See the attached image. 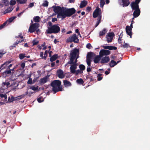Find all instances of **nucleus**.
Returning <instances> with one entry per match:
<instances>
[{
  "label": "nucleus",
  "mask_w": 150,
  "mask_h": 150,
  "mask_svg": "<svg viewBox=\"0 0 150 150\" xmlns=\"http://www.w3.org/2000/svg\"><path fill=\"white\" fill-rule=\"evenodd\" d=\"M61 84V82L59 80H54L51 82L50 86L52 87V90L54 93L62 91V87Z\"/></svg>",
  "instance_id": "f257e3e1"
},
{
  "label": "nucleus",
  "mask_w": 150,
  "mask_h": 150,
  "mask_svg": "<svg viewBox=\"0 0 150 150\" xmlns=\"http://www.w3.org/2000/svg\"><path fill=\"white\" fill-rule=\"evenodd\" d=\"M93 16L94 18L98 17L97 19V21L95 25V27H96L100 23L102 18L101 10L98 7H97L93 12Z\"/></svg>",
  "instance_id": "f03ea898"
},
{
  "label": "nucleus",
  "mask_w": 150,
  "mask_h": 150,
  "mask_svg": "<svg viewBox=\"0 0 150 150\" xmlns=\"http://www.w3.org/2000/svg\"><path fill=\"white\" fill-rule=\"evenodd\" d=\"M76 11V10L74 8L64 9V11L62 14V18L64 19L66 17H70L74 14Z\"/></svg>",
  "instance_id": "7ed1b4c3"
},
{
  "label": "nucleus",
  "mask_w": 150,
  "mask_h": 150,
  "mask_svg": "<svg viewBox=\"0 0 150 150\" xmlns=\"http://www.w3.org/2000/svg\"><path fill=\"white\" fill-rule=\"evenodd\" d=\"M60 31V28L58 24H54L51 27H48V29L46 30V32L47 34H55L58 33Z\"/></svg>",
  "instance_id": "20e7f679"
},
{
  "label": "nucleus",
  "mask_w": 150,
  "mask_h": 150,
  "mask_svg": "<svg viewBox=\"0 0 150 150\" xmlns=\"http://www.w3.org/2000/svg\"><path fill=\"white\" fill-rule=\"evenodd\" d=\"M64 7H61L59 6H53V11L55 13H58L57 16V18H59V16H62V14L63 13V11H64Z\"/></svg>",
  "instance_id": "39448f33"
},
{
  "label": "nucleus",
  "mask_w": 150,
  "mask_h": 150,
  "mask_svg": "<svg viewBox=\"0 0 150 150\" xmlns=\"http://www.w3.org/2000/svg\"><path fill=\"white\" fill-rule=\"evenodd\" d=\"M79 41L78 37L76 34L72 35L68 38L66 40V42L67 43L72 42H73L74 43H78Z\"/></svg>",
  "instance_id": "423d86ee"
},
{
  "label": "nucleus",
  "mask_w": 150,
  "mask_h": 150,
  "mask_svg": "<svg viewBox=\"0 0 150 150\" xmlns=\"http://www.w3.org/2000/svg\"><path fill=\"white\" fill-rule=\"evenodd\" d=\"M95 54L92 52H90L87 53L86 56V63L88 66H90L92 59L95 56Z\"/></svg>",
  "instance_id": "0eeeda50"
},
{
  "label": "nucleus",
  "mask_w": 150,
  "mask_h": 150,
  "mask_svg": "<svg viewBox=\"0 0 150 150\" xmlns=\"http://www.w3.org/2000/svg\"><path fill=\"white\" fill-rule=\"evenodd\" d=\"M39 27V24L37 23L33 24L30 25L29 28V31L31 33H32L36 31Z\"/></svg>",
  "instance_id": "6e6552de"
},
{
  "label": "nucleus",
  "mask_w": 150,
  "mask_h": 150,
  "mask_svg": "<svg viewBox=\"0 0 150 150\" xmlns=\"http://www.w3.org/2000/svg\"><path fill=\"white\" fill-rule=\"evenodd\" d=\"M10 63V61H8L1 64L0 67V72L4 68H7V69H11L10 67L12 66V64H11L9 65H8Z\"/></svg>",
  "instance_id": "1a4fd4ad"
},
{
  "label": "nucleus",
  "mask_w": 150,
  "mask_h": 150,
  "mask_svg": "<svg viewBox=\"0 0 150 150\" xmlns=\"http://www.w3.org/2000/svg\"><path fill=\"white\" fill-rule=\"evenodd\" d=\"M115 35L113 32L110 33L106 35L107 41L108 42H111L112 40L113 37Z\"/></svg>",
  "instance_id": "9d476101"
},
{
  "label": "nucleus",
  "mask_w": 150,
  "mask_h": 150,
  "mask_svg": "<svg viewBox=\"0 0 150 150\" xmlns=\"http://www.w3.org/2000/svg\"><path fill=\"white\" fill-rule=\"evenodd\" d=\"M110 51L108 50L102 49L99 52V54L101 57H103V55H107L110 54Z\"/></svg>",
  "instance_id": "9b49d317"
},
{
  "label": "nucleus",
  "mask_w": 150,
  "mask_h": 150,
  "mask_svg": "<svg viewBox=\"0 0 150 150\" xmlns=\"http://www.w3.org/2000/svg\"><path fill=\"white\" fill-rule=\"evenodd\" d=\"M79 52V49L75 48L71 51L70 54V56H72L76 58L77 53H78Z\"/></svg>",
  "instance_id": "f8f14e48"
},
{
  "label": "nucleus",
  "mask_w": 150,
  "mask_h": 150,
  "mask_svg": "<svg viewBox=\"0 0 150 150\" xmlns=\"http://www.w3.org/2000/svg\"><path fill=\"white\" fill-rule=\"evenodd\" d=\"M57 74L58 77L59 78L62 79L64 77L63 71L61 69H59L57 70Z\"/></svg>",
  "instance_id": "ddd939ff"
},
{
  "label": "nucleus",
  "mask_w": 150,
  "mask_h": 150,
  "mask_svg": "<svg viewBox=\"0 0 150 150\" xmlns=\"http://www.w3.org/2000/svg\"><path fill=\"white\" fill-rule=\"evenodd\" d=\"M77 68V65L76 64H72L70 68V72L72 74H75L76 72V69Z\"/></svg>",
  "instance_id": "4468645a"
},
{
  "label": "nucleus",
  "mask_w": 150,
  "mask_h": 150,
  "mask_svg": "<svg viewBox=\"0 0 150 150\" xmlns=\"http://www.w3.org/2000/svg\"><path fill=\"white\" fill-rule=\"evenodd\" d=\"M131 7L133 10L139 9V6L138 4L135 3L133 1L130 4Z\"/></svg>",
  "instance_id": "2eb2a0df"
},
{
  "label": "nucleus",
  "mask_w": 150,
  "mask_h": 150,
  "mask_svg": "<svg viewBox=\"0 0 150 150\" xmlns=\"http://www.w3.org/2000/svg\"><path fill=\"white\" fill-rule=\"evenodd\" d=\"M110 60V59L108 56H105L103 58L100 62L101 64H104L107 63Z\"/></svg>",
  "instance_id": "dca6fc26"
},
{
  "label": "nucleus",
  "mask_w": 150,
  "mask_h": 150,
  "mask_svg": "<svg viewBox=\"0 0 150 150\" xmlns=\"http://www.w3.org/2000/svg\"><path fill=\"white\" fill-rule=\"evenodd\" d=\"M48 79L47 76H46L44 77L41 79L39 80V83L42 85L46 83L47 81V79Z\"/></svg>",
  "instance_id": "f3484780"
},
{
  "label": "nucleus",
  "mask_w": 150,
  "mask_h": 150,
  "mask_svg": "<svg viewBox=\"0 0 150 150\" xmlns=\"http://www.w3.org/2000/svg\"><path fill=\"white\" fill-rule=\"evenodd\" d=\"M133 14L134 18H137L138 17L140 14V11L139 9L134 10Z\"/></svg>",
  "instance_id": "a211bd4d"
},
{
  "label": "nucleus",
  "mask_w": 150,
  "mask_h": 150,
  "mask_svg": "<svg viewBox=\"0 0 150 150\" xmlns=\"http://www.w3.org/2000/svg\"><path fill=\"white\" fill-rule=\"evenodd\" d=\"M100 55H97L96 57H94L93 62L95 64H97L99 63L100 60L101 59V57Z\"/></svg>",
  "instance_id": "6ab92c4d"
},
{
  "label": "nucleus",
  "mask_w": 150,
  "mask_h": 150,
  "mask_svg": "<svg viewBox=\"0 0 150 150\" xmlns=\"http://www.w3.org/2000/svg\"><path fill=\"white\" fill-rule=\"evenodd\" d=\"M58 58V55L57 54H55L51 56L50 58V61L51 62H53L55 61Z\"/></svg>",
  "instance_id": "aec40b11"
},
{
  "label": "nucleus",
  "mask_w": 150,
  "mask_h": 150,
  "mask_svg": "<svg viewBox=\"0 0 150 150\" xmlns=\"http://www.w3.org/2000/svg\"><path fill=\"white\" fill-rule=\"evenodd\" d=\"M75 58H76L74 57L70 56V61L68 62L67 63V64H76V61L75 62H74V61Z\"/></svg>",
  "instance_id": "412c9836"
},
{
  "label": "nucleus",
  "mask_w": 150,
  "mask_h": 150,
  "mask_svg": "<svg viewBox=\"0 0 150 150\" xmlns=\"http://www.w3.org/2000/svg\"><path fill=\"white\" fill-rule=\"evenodd\" d=\"M6 69L2 73L3 75H5L6 76L7 75L11 74V69H7V68H4V69Z\"/></svg>",
  "instance_id": "4be33fe9"
},
{
  "label": "nucleus",
  "mask_w": 150,
  "mask_h": 150,
  "mask_svg": "<svg viewBox=\"0 0 150 150\" xmlns=\"http://www.w3.org/2000/svg\"><path fill=\"white\" fill-rule=\"evenodd\" d=\"M65 87L70 86L71 85V83L67 80H64L63 81Z\"/></svg>",
  "instance_id": "5701e85b"
},
{
  "label": "nucleus",
  "mask_w": 150,
  "mask_h": 150,
  "mask_svg": "<svg viewBox=\"0 0 150 150\" xmlns=\"http://www.w3.org/2000/svg\"><path fill=\"white\" fill-rule=\"evenodd\" d=\"M87 1L85 0H83V1H82L80 4V5L79 6L81 8H82L85 7L87 4Z\"/></svg>",
  "instance_id": "b1692460"
},
{
  "label": "nucleus",
  "mask_w": 150,
  "mask_h": 150,
  "mask_svg": "<svg viewBox=\"0 0 150 150\" xmlns=\"http://www.w3.org/2000/svg\"><path fill=\"white\" fill-rule=\"evenodd\" d=\"M123 4V6H128L130 4L129 0H122Z\"/></svg>",
  "instance_id": "393cba45"
},
{
  "label": "nucleus",
  "mask_w": 150,
  "mask_h": 150,
  "mask_svg": "<svg viewBox=\"0 0 150 150\" xmlns=\"http://www.w3.org/2000/svg\"><path fill=\"white\" fill-rule=\"evenodd\" d=\"M132 29H131L129 26L127 25L126 27V31L127 34L132 33Z\"/></svg>",
  "instance_id": "a878e982"
},
{
  "label": "nucleus",
  "mask_w": 150,
  "mask_h": 150,
  "mask_svg": "<svg viewBox=\"0 0 150 150\" xmlns=\"http://www.w3.org/2000/svg\"><path fill=\"white\" fill-rule=\"evenodd\" d=\"M117 64V63H116V62L113 60H111L109 63V66L111 67H113Z\"/></svg>",
  "instance_id": "bb28decb"
},
{
  "label": "nucleus",
  "mask_w": 150,
  "mask_h": 150,
  "mask_svg": "<svg viewBox=\"0 0 150 150\" xmlns=\"http://www.w3.org/2000/svg\"><path fill=\"white\" fill-rule=\"evenodd\" d=\"M107 32V30L105 28H104L103 30L100 31L99 32V36L100 37L103 35H104Z\"/></svg>",
  "instance_id": "cd10ccee"
},
{
  "label": "nucleus",
  "mask_w": 150,
  "mask_h": 150,
  "mask_svg": "<svg viewBox=\"0 0 150 150\" xmlns=\"http://www.w3.org/2000/svg\"><path fill=\"white\" fill-rule=\"evenodd\" d=\"M121 47H122L123 48H127L129 47H130L129 45L127 43L125 42L124 41L123 43V44L122 45V44H121V45L120 46Z\"/></svg>",
  "instance_id": "c85d7f7f"
},
{
  "label": "nucleus",
  "mask_w": 150,
  "mask_h": 150,
  "mask_svg": "<svg viewBox=\"0 0 150 150\" xmlns=\"http://www.w3.org/2000/svg\"><path fill=\"white\" fill-rule=\"evenodd\" d=\"M76 82L79 84H83L84 83V81L82 79H77Z\"/></svg>",
  "instance_id": "c756f323"
},
{
  "label": "nucleus",
  "mask_w": 150,
  "mask_h": 150,
  "mask_svg": "<svg viewBox=\"0 0 150 150\" xmlns=\"http://www.w3.org/2000/svg\"><path fill=\"white\" fill-rule=\"evenodd\" d=\"M34 20L35 22H39L40 21V17L39 16H36L34 18Z\"/></svg>",
  "instance_id": "7c9ffc66"
},
{
  "label": "nucleus",
  "mask_w": 150,
  "mask_h": 150,
  "mask_svg": "<svg viewBox=\"0 0 150 150\" xmlns=\"http://www.w3.org/2000/svg\"><path fill=\"white\" fill-rule=\"evenodd\" d=\"M8 21L4 22L2 24L0 25V30L2 29L8 23Z\"/></svg>",
  "instance_id": "2f4dec72"
},
{
  "label": "nucleus",
  "mask_w": 150,
  "mask_h": 150,
  "mask_svg": "<svg viewBox=\"0 0 150 150\" xmlns=\"http://www.w3.org/2000/svg\"><path fill=\"white\" fill-rule=\"evenodd\" d=\"M25 55V54H20L19 55V57L20 59L21 60L23 59L26 56Z\"/></svg>",
  "instance_id": "473e14b6"
},
{
  "label": "nucleus",
  "mask_w": 150,
  "mask_h": 150,
  "mask_svg": "<svg viewBox=\"0 0 150 150\" xmlns=\"http://www.w3.org/2000/svg\"><path fill=\"white\" fill-rule=\"evenodd\" d=\"M79 67L80 70L81 71H83L85 69V66L82 64L79 65Z\"/></svg>",
  "instance_id": "72a5a7b5"
},
{
  "label": "nucleus",
  "mask_w": 150,
  "mask_h": 150,
  "mask_svg": "<svg viewBox=\"0 0 150 150\" xmlns=\"http://www.w3.org/2000/svg\"><path fill=\"white\" fill-rule=\"evenodd\" d=\"M15 100V98L13 96H12L11 97V98H10V97H9L8 99V102L11 103V102H13V101Z\"/></svg>",
  "instance_id": "f704fd0d"
},
{
  "label": "nucleus",
  "mask_w": 150,
  "mask_h": 150,
  "mask_svg": "<svg viewBox=\"0 0 150 150\" xmlns=\"http://www.w3.org/2000/svg\"><path fill=\"white\" fill-rule=\"evenodd\" d=\"M102 75V74H98L97 76V78L98 81H100L102 79L103 77H101Z\"/></svg>",
  "instance_id": "c9c22d12"
},
{
  "label": "nucleus",
  "mask_w": 150,
  "mask_h": 150,
  "mask_svg": "<svg viewBox=\"0 0 150 150\" xmlns=\"http://www.w3.org/2000/svg\"><path fill=\"white\" fill-rule=\"evenodd\" d=\"M6 51H4L2 50H0V59L1 58L3 55L6 53Z\"/></svg>",
  "instance_id": "e433bc0d"
},
{
  "label": "nucleus",
  "mask_w": 150,
  "mask_h": 150,
  "mask_svg": "<svg viewBox=\"0 0 150 150\" xmlns=\"http://www.w3.org/2000/svg\"><path fill=\"white\" fill-rule=\"evenodd\" d=\"M16 18V17H12L10 18L8 20V22L11 23Z\"/></svg>",
  "instance_id": "4c0bfd02"
},
{
  "label": "nucleus",
  "mask_w": 150,
  "mask_h": 150,
  "mask_svg": "<svg viewBox=\"0 0 150 150\" xmlns=\"http://www.w3.org/2000/svg\"><path fill=\"white\" fill-rule=\"evenodd\" d=\"M105 4V1H100V6L101 8H103Z\"/></svg>",
  "instance_id": "58836bf2"
},
{
  "label": "nucleus",
  "mask_w": 150,
  "mask_h": 150,
  "mask_svg": "<svg viewBox=\"0 0 150 150\" xmlns=\"http://www.w3.org/2000/svg\"><path fill=\"white\" fill-rule=\"evenodd\" d=\"M81 71V70H80L79 69H78V70H77L76 71V72L75 73V75H78L79 74H81V73H83V71Z\"/></svg>",
  "instance_id": "ea45409f"
},
{
  "label": "nucleus",
  "mask_w": 150,
  "mask_h": 150,
  "mask_svg": "<svg viewBox=\"0 0 150 150\" xmlns=\"http://www.w3.org/2000/svg\"><path fill=\"white\" fill-rule=\"evenodd\" d=\"M117 48L116 47L113 46H110V47L109 50H116L117 49Z\"/></svg>",
  "instance_id": "a19ab883"
},
{
  "label": "nucleus",
  "mask_w": 150,
  "mask_h": 150,
  "mask_svg": "<svg viewBox=\"0 0 150 150\" xmlns=\"http://www.w3.org/2000/svg\"><path fill=\"white\" fill-rule=\"evenodd\" d=\"M42 96H40L39 98H38L37 99V101L39 103H41L43 101V100L42 99V100L41 99H42Z\"/></svg>",
  "instance_id": "79ce46f5"
},
{
  "label": "nucleus",
  "mask_w": 150,
  "mask_h": 150,
  "mask_svg": "<svg viewBox=\"0 0 150 150\" xmlns=\"http://www.w3.org/2000/svg\"><path fill=\"white\" fill-rule=\"evenodd\" d=\"M48 5V2L47 1H45L44 3L42 4V5L45 7L47 6Z\"/></svg>",
  "instance_id": "37998d69"
},
{
  "label": "nucleus",
  "mask_w": 150,
  "mask_h": 150,
  "mask_svg": "<svg viewBox=\"0 0 150 150\" xmlns=\"http://www.w3.org/2000/svg\"><path fill=\"white\" fill-rule=\"evenodd\" d=\"M39 43V41H36L35 40H34L32 41V43L33 44V45H36L38 44Z\"/></svg>",
  "instance_id": "c03bdc74"
},
{
  "label": "nucleus",
  "mask_w": 150,
  "mask_h": 150,
  "mask_svg": "<svg viewBox=\"0 0 150 150\" xmlns=\"http://www.w3.org/2000/svg\"><path fill=\"white\" fill-rule=\"evenodd\" d=\"M2 84L3 86H6L7 87L9 86L10 85V83L9 82H4Z\"/></svg>",
  "instance_id": "a18cd8bd"
},
{
  "label": "nucleus",
  "mask_w": 150,
  "mask_h": 150,
  "mask_svg": "<svg viewBox=\"0 0 150 150\" xmlns=\"http://www.w3.org/2000/svg\"><path fill=\"white\" fill-rule=\"evenodd\" d=\"M48 52L47 50H45V53L44 54V56L43 58H44V59H46V57H47V54Z\"/></svg>",
  "instance_id": "49530a36"
},
{
  "label": "nucleus",
  "mask_w": 150,
  "mask_h": 150,
  "mask_svg": "<svg viewBox=\"0 0 150 150\" xmlns=\"http://www.w3.org/2000/svg\"><path fill=\"white\" fill-rule=\"evenodd\" d=\"M88 74L89 75L90 79V81H92L94 80V77L93 75L91 76L88 73Z\"/></svg>",
  "instance_id": "de8ad7c7"
},
{
  "label": "nucleus",
  "mask_w": 150,
  "mask_h": 150,
  "mask_svg": "<svg viewBox=\"0 0 150 150\" xmlns=\"http://www.w3.org/2000/svg\"><path fill=\"white\" fill-rule=\"evenodd\" d=\"M38 87H35L34 86H32L30 88L33 91H36L38 90Z\"/></svg>",
  "instance_id": "09e8293b"
},
{
  "label": "nucleus",
  "mask_w": 150,
  "mask_h": 150,
  "mask_svg": "<svg viewBox=\"0 0 150 150\" xmlns=\"http://www.w3.org/2000/svg\"><path fill=\"white\" fill-rule=\"evenodd\" d=\"M91 10V7L89 6L87 7L86 9V11L88 13Z\"/></svg>",
  "instance_id": "8fccbe9b"
},
{
  "label": "nucleus",
  "mask_w": 150,
  "mask_h": 150,
  "mask_svg": "<svg viewBox=\"0 0 150 150\" xmlns=\"http://www.w3.org/2000/svg\"><path fill=\"white\" fill-rule=\"evenodd\" d=\"M32 79L31 78H30L27 82V83L28 84H31L32 83Z\"/></svg>",
  "instance_id": "3c124183"
},
{
  "label": "nucleus",
  "mask_w": 150,
  "mask_h": 150,
  "mask_svg": "<svg viewBox=\"0 0 150 150\" xmlns=\"http://www.w3.org/2000/svg\"><path fill=\"white\" fill-rule=\"evenodd\" d=\"M86 47L89 49H90L92 47V46L90 43H88L86 45Z\"/></svg>",
  "instance_id": "603ef678"
},
{
  "label": "nucleus",
  "mask_w": 150,
  "mask_h": 150,
  "mask_svg": "<svg viewBox=\"0 0 150 150\" xmlns=\"http://www.w3.org/2000/svg\"><path fill=\"white\" fill-rule=\"evenodd\" d=\"M34 6V3L33 2L30 3L28 6V7L32 8Z\"/></svg>",
  "instance_id": "864d4df0"
},
{
  "label": "nucleus",
  "mask_w": 150,
  "mask_h": 150,
  "mask_svg": "<svg viewBox=\"0 0 150 150\" xmlns=\"http://www.w3.org/2000/svg\"><path fill=\"white\" fill-rule=\"evenodd\" d=\"M25 63L24 62H23L21 63V66L22 69H23L25 67Z\"/></svg>",
  "instance_id": "5fc2aeb1"
},
{
  "label": "nucleus",
  "mask_w": 150,
  "mask_h": 150,
  "mask_svg": "<svg viewBox=\"0 0 150 150\" xmlns=\"http://www.w3.org/2000/svg\"><path fill=\"white\" fill-rule=\"evenodd\" d=\"M16 3V2L15 1L11 0L10 1V4L12 5H14Z\"/></svg>",
  "instance_id": "6e6d98bb"
},
{
  "label": "nucleus",
  "mask_w": 150,
  "mask_h": 150,
  "mask_svg": "<svg viewBox=\"0 0 150 150\" xmlns=\"http://www.w3.org/2000/svg\"><path fill=\"white\" fill-rule=\"evenodd\" d=\"M27 2V0H21V1L19 3L20 4H23L26 3Z\"/></svg>",
  "instance_id": "4d7b16f0"
},
{
  "label": "nucleus",
  "mask_w": 150,
  "mask_h": 150,
  "mask_svg": "<svg viewBox=\"0 0 150 150\" xmlns=\"http://www.w3.org/2000/svg\"><path fill=\"white\" fill-rule=\"evenodd\" d=\"M103 47L105 49H108L109 50L110 46H103Z\"/></svg>",
  "instance_id": "13d9d810"
},
{
  "label": "nucleus",
  "mask_w": 150,
  "mask_h": 150,
  "mask_svg": "<svg viewBox=\"0 0 150 150\" xmlns=\"http://www.w3.org/2000/svg\"><path fill=\"white\" fill-rule=\"evenodd\" d=\"M141 0H135L134 1H133L135 3L139 4Z\"/></svg>",
  "instance_id": "bf43d9fd"
},
{
  "label": "nucleus",
  "mask_w": 150,
  "mask_h": 150,
  "mask_svg": "<svg viewBox=\"0 0 150 150\" xmlns=\"http://www.w3.org/2000/svg\"><path fill=\"white\" fill-rule=\"evenodd\" d=\"M52 21L53 22H54L55 21H57V19L55 18H53L52 19Z\"/></svg>",
  "instance_id": "052dcab7"
},
{
  "label": "nucleus",
  "mask_w": 150,
  "mask_h": 150,
  "mask_svg": "<svg viewBox=\"0 0 150 150\" xmlns=\"http://www.w3.org/2000/svg\"><path fill=\"white\" fill-rule=\"evenodd\" d=\"M121 40L120 39V36L119 37L118 39V42L119 44H122V42H121Z\"/></svg>",
  "instance_id": "680f3d73"
},
{
  "label": "nucleus",
  "mask_w": 150,
  "mask_h": 150,
  "mask_svg": "<svg viewBox=\"0 0 150 150\" xmlns=\"http://www.w3.org/2000/svg\"><path fill=\"white\" fill-rule=\"evenodd\" d=\"M6 94H0V97H1L2 98H4V97L5 96L6 97Z\"/></svg>",
  "instance_id": "e2e57ef3"
},
{
  "label": "nucleus",
  "mask_w": 150,
  "mask_h": 150,
  "mask_svg": "<svg viewBox=\"0 0 150 150\" xmlns=\"http://www.w3.org/2000/svg\"><path fill=\"white\" fill-rule=\"evenodd\" d=\"M28 94V92H26V94H23V95H21L20 96L21 97V98H23L26 95H27Z\"/></svg>",
  "instance_id": "0e129e2a"
},
{
  "label": "nucleus",
  "mask_w": 150,
  "mask_h": 150,
  "mask_svg": "<svg viewBox=\"0 0 150 150\" xmlns=\"http://www.w3.org/2000/svg\"><path fill=\"white\" fill-rule=\"evenodd\" d=\"M19 37H20V38H21V39H22L23 38V36H22V35H19L18 36H16V38H18Z\"/></svg>",
  "instance_id": "69168bd1"
},
{
  "label": "nucleus",
  "mask_w": 150,
  "mask_h": 150,
  "mask_svg": "<svg viewBox=\"0 0 150 150\" xmlns=\"http://www.w3.org/2000/svg\"><path fill=\"white\" fill-rule=\"evenodd\" d=\"M13 9V8H8L7 10H8V12H10Z\"/></svg>",
  "instance_id": "338daca9"
},
{
  "label": "nucleus",
  "mask_w": 150,
  "mask_h": 150,
  "mask_svg": "<svg viewBox=\"0 0 150 150\" xmlns=\"http://www.w3.org/2000/svg\"><path fill=\"white\" fill-rule=\"evenodd\" d=\"M91 69L90 67H88L87 69V71L88 72L91 71Z\"/></svg>",
  "instance_id": "774afa93"
}]
</instances>
